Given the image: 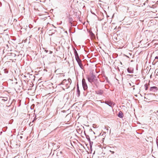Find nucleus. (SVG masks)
Masks as SVG:
<instances>
[{
  "mask_svg": "<svg viewBox=\"0 0 158 158\" xmlns=\"http://www.w3.org/2000/svg\"><path fill=\"white\" fill-rule=\"evenodd\" d=\"M87 79L89 82L91 83L94 82L95 85H97V79L94 75L92 74L89 77H87Z\"/></svg>",
  "mask_w": 158,
  "mask_h": 158,
  "instance_id": "obj_1",
  "label": "nucleus"
},
{
  "mask_svg": "<svg viewBox=\"0 0 158 158\" xmlns=\"http://www.w3.org/2000/svg\"><path fill=\"white\" fill-rule=\"evenodd\" d=\"M82 85L84 89L85 90H87L88 88V86L84 78H83L82 80Z\"/></svg>",
  "mask_w": 158,
  "mask_h": 158,
  "instance_id": "obj_2",
  "label": "nucleus"
},
{
  "mask_svg": "<svg viewBox=\"0 0 158 158\" xmlns=\"http://www.w3.org/2000/svg\"><path fill=\"white\" fill-rule=\"evenodd\" d=\"M157 88L156 86H153L151 87L150 89V91L152 92H155L157 90Z\"/></svg>",
  "mask_w": 158,
  "mask_h": 158,
  "instance_id": "obj_3",
  "label": "nucleus"
},
{
  "mask_svg": "<svg viewBox=\"0 0 158 158\" xmlns=\"http://www.w3.org/2000/svg\"><path fill=\"white\" fill-rule=\"evenodd\" d=\"M95 92L98 94L102 95L103 93V90L100 89L95 91Z\"/></svg>",
  "mask_w": 158,
  "mask_h": 158,
  "instance_id": "obj_4",
  "label": "nucleus"
},
{
  "mask_svg": "<svg viewBox=\"0 0 158 158\" xmlns=\"http://www.w3.org/2000/svg\"><path fill=\"white\" fill-rule=\"evenodd\" d=\"M105 103L110 107H112V105L113 104V103L109 101H105Z\"/></svg>",
  "mask_w": 158,
  "mask_h": 158,
  "instance_id": "obj_5",
  "label": "nucleus"
},
{
  "mask_svg": "<svg viewBox=\"0 0 158 158\" xmlns=\"http://www.w3.org/2000/svg\"><path fill=\"white\" fill-rule=\"evenodd\" d=\"M118 116L120 118H122L123 117V114L121 111H120L118 114Z\"/></svg>",
  "mask_w": 158,
  "mask_h": 158,
  "instance_id": "obj_6",
  "label": "nucleus"
},
{
  "mask_svg": "<svg viewBox=\"0 0 158 158\" xmlns=\"http://www.w3.org/2000/svg\"><path fill=\"white\" fill-rule=\"evenodd\" d=\"M73 50L74 51V54L75 56V57L79 56V55H78V53H77V52L75 48H73Z\"/></svg>",
  "mask_w": 158,
  "mask_h": 158,
  "instance_id": "obj_7",
  "label": "nucleus"
},
{
  "mask_svg": "<svg viewBox=\"0 0 158 158\" xmlns=\"http://www.w3.org/2000/svg\"><path fill=\"white\" fill-rule=\"evenodd\" d=\"M77 94H78V96H79L80 95V91L79 89V87L78 84H77Z\"/></svg>",
  "mask_w": 158,
  "mask_h": 158,
  "instance_id": "obj_8",
  "label": "nucleus"
},
{
  "mask_svg": "<svg viewBox=\"0 0 158 158\" xmlns=\"http://www.w3.org/2000/svg\"><path fill=\"white\" fill-rule=\"evenodd\" d=\"M128 72L130 73H132L133 72V69H131V68H128L127 69Z\"/></svg>",
  "mask_w": 158,
  "mask_h": 158,
  "instance_id": "obj_9",
  "label": "nucleus"
},
{
  "mask_svg": "<svg viewBox=\"0 0 158 158\" xmlns=\"http://www.w3.org/2000/svg\"><path fill=\"white\" fill-rule=\"evenodd\" d=\"M75 58H76V60L77 63H79V62H81V60H80V59L79 58V56H78V57H76Z\"/></svg>",
  "mask_w": 158,
  "mask_h": 158,
  "instance_id": "obj_10",
  "label": "nucleus"
},
{
  "mask_svg": "<svg viewBox=\"0 0 158 158\" xmlns=\"http://www.w3.org/2000/svg\"><path fill=\"white\" fill-rule=\"evenodd\" d=\"M79 66H80V67L81 68V69H82V67H83V65L82 64V63H81V62H79V63H78Z\"/></svg>",
  "mask_w": 158,
  "mask_h": 158,
  "instance_id": "obj_11",
  "label": "nucleus"
},
{
  "mask_svg": "<svg viewBox=\"0 0 158 158\" xmlns=\"http://www.w3.org/2000/svg\"><path fill=\"white\" fill-rule=\"evenodd\" d=\"M148 85L147 84H145L144 86L145 87V90H146L148 89Z\"/></svg>",
  "mask_w": 158,
  "mask_h": 158,
  "instance_id": "obj_12",
  "label": "nucleus"
},
{
  "mask_svg": "<svg viewBox=\"0 0 158 158\" xmlns=\"http://www.w3.org/2000/svg\"><path fill=\"white\" fill-rule=\"evenodd\" d=\"M67 81V80L66 79H64L62 81V82H61V84H64Z\"/></svg>",
  "mask_w": 158,
  "mask_h": 158,
  "instance_id": "obj_13",
  "label": "nucleus"
},
{
  "mask_svg": "<svg viewBox=\"0 0 158 158\" xmlns=\"http://www.w3.org/2000/svg\"><path fill=\"white\" fill-rule=\"evenodd\" d=\"M68 81L69 83L70 84L71 83L72 81L70 78H69L68 80Z\"/></svg>",
  "mask_w": 158,
  "mask_h": 158,
  "instance_id": "obj_14",
  "label": "nucleus"
},
{
  "mask_svg": "<svg viewBox=\"0 0 158 158\" xmlns=\"http://www.w3.org/2000/svg\"><path fill=\"white\" fill-rule=\"evenodd\" d=\"M86 138L87 139L88 141H90V139L89 138V136L87 135V136H86Z\"/></svg>",
  "mask_w": 158,
  "mask_h": 158,
  "instance_id": "obj_15",
  "label": "nucleus"
},
{
  "mask_svg": "<svg viewBox=\"0 0 158 158\" xmlns=\"http://www.w3.org/2000/svg\"><path fill=\"white\" fill-rule=\"evenodd\" d=\"M2 101H6L7 100V98H5V99H2Z\"/></svg>",
  "mask_w": 158,
  "mask_h": 158,
  "instance_id": "obj_16",
  "label": "nucleus"
},
{
  "mask_svg": "<svg viewBox=\"0 0 158 158\" xmlns=\"http://www.w3.org/2000/svg\"><path fill=\"white\" fill-rule=\"evenodd\" d=\"M156 59H158V56H156L155 58V60H156Z\"/></svg>",
  "mask_w": 158,
  "mask_h": 158,
  "instance_id": "obj_17",
  "label": "nucleus"
},
{
  "mask_svg": "<svg viewBox=\"0 0 158 158\" xmlns=\"http://www.w3.org/2000/svg\"><path fill=\"white\" fill-rule=\"evenodd\" d=\"M45 51L46 53L48 52V50H45V51Z\"/></svg>",
  "mask_w": 158,
  "mask_h": 158,
  "instance_id": "obj_18",
  "label": "nucleus"
},
{
  "mask_svg": "<svg viewBox=\"0 0 158 158\" xmlns=\"http://www.w3.org/2000/svg\"><path fill=\"white\" fill-rule=\"evenodd\" d=\"M13 54V55H14V56H15V55H15V54H14V53H13V54Z\"/></svg>",
  "mask_w": 158,
  "mask_h": 158,
  "instance_id": "obj_19",
  "label": "nucleus"
},
{
  "mask_svg": "<svg viewBox=\"0 0 158 158\" xmlns=\"http://www.w3.org/2000/svg\"><path fill=\"white\" fill-rule=\"evenodd\" d=\"M112 153H113H113H114V152H112Z\"/></svg>",
  "mask_w": 158,
  "mask_h": 158,
  "instance_id": "obj_20",
  "label": "nucleus"
},
{
  "mask_svg": "<svg viewBox=\"0 0 158 158\" xmlns=\"http://www.w3.org/2000/svg\"><path fill=\"white\" fill-rule=\"evenodd\" d=\"M156 111V112H158V110Z\"/></svg>",
  "mask_w": 158,
  "mask_h": 158,
  "instance_id": "obj_21",
  "label": "nucleus"
},
{
  "mask_svg": "<svg viewBox=\"0 0 158 158\" xmlns=\"http://www.w3.org/2000/svg\"><path fill=\"white\" fill-rule=\"evenodd\" d=\"M14 158H16V157H15Z\"/></svg>",
  "mask_w": 158,
  "mask_h": 158,
  "instance_id": "obj_22",
  "label": "nucleus"
},
{
  "mask_svg": "<svg viewBox=\"0 0 158 158\" xmlns=\"http://www.w3.org/2000/svg\"><path fill=\"white\" fill-rule=\"evenodd\" d=\"M35 158H37V157H35Z\"/></svg>",
  "mask_w": 158,
  "mask_h": 158,
  "instance_id": "obj_23",
  "label": "nucleus"
}]
</instances>
